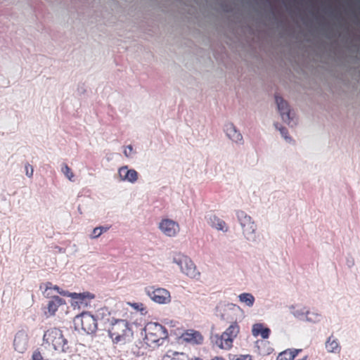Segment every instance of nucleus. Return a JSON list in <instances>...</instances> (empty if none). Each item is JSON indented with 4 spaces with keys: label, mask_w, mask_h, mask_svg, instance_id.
<instances>
[{
    "label": "nucleus",
    "mask_w": 360,
    "mask_h": 360,
    "mask_svg": "<svg viewBox=\"0 0 360 360\" xmlns=\"http://www.w3.org/2000/svg\"><path fill=\"white\" fill-rule=\"evenodd\" d=\"M325 349L329 354H338L341 352V345L336 338L330 336L325 342Z\"/></svg>",
    "instance_id": "nucleus-17"
},
{
    "label": "nucleus",
    "mask_w": 360,
    "mask_h": 360,
    "mask_svg": "<svg viewBox=\"0 0 360 360\" xmlns=\"http://www.w3.org/2000/svg\"><path fill=\"white\" fill-rule=\"evenodd\" d=\"M163 360H188V358L182 352H169L164 356Z\"/></svg>",
    "instance_id": "nucleus-23"
},
{
    "label": "nucleus",
    "mask_w": 360,
    "mask_h": 360,
    "mask_svg": "<svg viewBox=\"0 0 360 360\" xmlns=\"http://www.w3.org/2000/svg\"><path fill=\"white\" fill-rule=\"evenodd\" d=\"M150 300L159 305H167L171 302L170 292L165 288H153L150 292H147Z\"/></svg>",
    "instance_id": "nucleus-10"
},
{
    "label": "nucleus",
    "mask_w": 360,
    "mask_h": 360,
    "mask_svg": "<svg viewBox=\"0 0 360 360\" xmlns=\"http://www.w3.org/2000/svg\"><path fill=\"white\" fill-rule=\"evenodd\" d=\"M105 330L111 342L115 345H125L133 337L131 327L124 319H111L105 326Z\"/></svg>",
    "instance_id": "nucleus-1"
},
{
    "label": "nucleus",
    "mask_w": 360,
    "mask_h": 360,
    "mask_svg": "<svg viewBox=\"0 0 360 360\" xmlns=\"http://www.w3.org/2000/svg\"><path fill=\"white\" fill-rule=\"evenodd\" d=\"M275 100L281 120L289 127H295L298 124V118L295 113L281 97L276 96Z\"/></svg>",
    "instance_id": "nucleus-8"
},
{
    "label": "nucleus",
    "mask_w": 360,
    "mask_h": 360,
    "mask_svg": "<svg viewBox=\"0 0 360 360\" xmlns=\"http://www.w3.org/2000/svg\"><path fill=\"white\" fill-rule=\"evenodd\" d=\"M62 171H63V174L67 176V178L68 179L69 181H73V178H74L73 173L72 172L70 169L67 165H64L63 167Z\"/></svg>",
    "instance_id": "nucleus-29"
},
{
    "label": "nucleus",
    "mask_w": 360,
    "mask_h": 360,
    "mask_svg": "<svg viewBox=\"0 0 360 360\" xmlns=\"http://www.w3.org/2000/svg\"><path fill=\"white\" fill-rule=\"evenodd\" d=\"M157 227L160 233L167 238H176L181 232L179 223L167 217L161 218L158 222Z\"/></svg>",
    "instance_id": "nucleus-6"
},
{
    "label": "nucleus",
    "mask_w": 360,
    "mask_h": 360,
    "mask_svg": "<svg viewBox=\"0 0 360 360\" xmlns=\"http://www.w3.org/2000/svg\"><path fill=\"white\" fill-rule=\"evenodd\" d=\"M30 172L29 173L30 174H27L28 177H30L32 175V172H33V169L31 167H30Z\"/></svg>",
    "instance_id": "nucleus-34"
},
{
    "label": "nucleus",
    "mask_w": 360,
    "mask_h": 360,
    "mask_svg": "<svg viewBox=\"0 0 360 360\" xmlns=\"http://www.w3.org/2000/svg\"><path fill=\"white\" fill-rule=\"evenodd\" d=\"M233 360H252V356L249 354H240L237 356Z\"/></svg>",
    "instance_id": "nucleus-33"
},
{
    "label": "nucleus",
    "mask_w": 360,
    "mask_h": 360,
    "mask_svg": "<svg viewBox=\"0 0 360 360\" xmlns=\"http://www.w3.org/2000/svg\"><path fill=\"white\" fill-rule=\"evenodd\" d=\"M223 131L226 137L235 144H242L243 136L236 125L231 121H226L223 126Z\"/></svg>",
    "instance_id": "nucleus-11"
},
{
    "label": "nucleus",
    "mask_w": 360,
    "mask_h": 360,
    "mask_svg": "<svg viewBox=\"0 0 360 360\" xmlns=\"http://www.w3.org/2000/svg\"><path fill=\"white\" fill-rule=\"evenodd\" d=\"M179 272L185 277L191 280H198L201 277V273L198 270L194 262L189 257L181 268Z\"/></svg>",
    "instance_id": "nucleus-12"
},
{
    "label": "nucleus",
    "mask_w": 360,
    "mask_h": 360,
    "mask_svg": "<svg viewBox=\"0 0 360 360\" xmlns=\"http://www.w3.org/2000/svg\"><path fill=\"white\" fill-rule=\"evenodd\" d=\"M145 344L150 347L160 346L168 338L167 329L156 323H148L143 328Z\"/></svg>",
    "instance_id": "nucleus-3"
},
{
    "label": "nucleus",
    "mask_w": 360,
    "mask_h": 360,
    "mask_svg": "<svg viewBox=\"0 0 360 360\" xmlns=\"http://www.w3.org/2000/svg\"><path fill=\"white\" fill-rule=\"evenodd\" d=\"M236 217L239 226V232L243 239L249 244L259 241V234L256 222L251 216L244 211H238Z\"/></svg>",
    "instance_id": "nucleus-2"
},
{
    "label": "nucleus",
    "mask_w": 360,
    "mask_h": 360,
    "mask_svg": "<svg viewBox=\"0 0 360 360\" xmlns=\"http://www.w3.org/2000/svg\"><path fill=\"white\" fill-rule=\"evenodd\" d=\"M50 288L53 292H56L58 294L60 295L68 297V295L69 294V292L60 289L58 286L53 285L51 283H50Z\"/></svg>",
    "instance_id": "nucleus-28"
},
{
    "label": "nucleus",
    "mask_w": 360,
    "mask_h": 360,
    "mask_svg": "<svg viewBox=\"0 0 360 360\" xmlns=\"http://www.w3.org/2000/svg\"><path fill=\"white\" fill-rule=\"evenodd\" d=\"M133 309L137 310V311H143V305L141 303H130L129 304Z\"/></svg>",
    "instance_id": "nucleus-32"
},
{
    "label": "nucleus",
    "mask_w": 360,
    "mask_h": 360,
    "mask_svg": "<svg viewBox=\"0 0 360 360\" xmlns=\"http://www.w3.org/2000/svg\"><path fill=\"white\" fill-rule=\"evenodd\" d=\"M43 345L51 355H55L65 350L67 340L61 330L57 328H51L44 334Z\"/></svg>",
    "instance_id": "nucleus-4"
},
{
    "label": "nucleus",
    "mask_w": 360,
    "mask_h": 360,
    "mask_svg": "<svg viewBox=\"0 0 360 360\" xmlns=\"http://www.w3.org/2000/svg\"><path fill=\"white\" fill-rule=\"evenodd\" d=\"M240 302L243 303L248 307H252L254 305L255 297L250 292H243L238 296Z\"/></svg>",
    "instance_id": "nucleus-21"
},
{
    "label": "nucleus",
    "mask_w": 360,
    "mask_h": 360,
    "mask_svg": "<svg viewBox=\"0 0 360 360\" xmlns=\"http://www.w3.org/2000/svg\"><path fill=\"white\" fill-rule=\"evenodd\" d=\"M192 360H202L200 358H198V357H195Z\"/></svg>",
    "instance_id": "nucleus-36"
},
{
    "label": "nucleus",
    "mask_w": 360,
    "mask_h": 360,
    "mask_svg": "<svg viewBox=\"0 0 360 360\" xmlns=\"http://www.w3.org/2000/svg\"><path fill=\"white\" fill-rule=\"evenodd\" d=\"M189 257L181 252H174L171 257V262L172 264L178 266L179 271L184 266L186 262Z\"/></svg>",
    "instance_id": "nucleus-20"
},
{
    "label": "nucleus",
    "mask_w": 360,
    "mask_h": 360,
    "mask_svg": "<svg viewBox=\"0 0 360 360\" xmlns=\"http://www.w3.org/2000/svg\"><path fill=\"white\" fill-rule=\"evenodd\" d=\"M180 339L186 343L191 345H200L203 342L201 333L193 329L184 330L180 335Z\"/></svg>",
    "instance_id": "nucleus-14"
},
{
    "label": "nucleus",
    "mask_w": 360,
    "mask_h": 360,
    "mask_svg": "<svg viewBox=\"0 0 360 360\" xmlns=\"http://www.w3.org/2000/svg\"><path fill=\"white\" fill-rule=\"evenodd\" d=\"M290 314L297 319L303 318L305 315V310L304 308H295L294 307H290Z\"/></svg>",
    "instance_id": "nucleus-26"
},
{
    "label": "nucleus",
    "mask_w": 360,
    "mask_h": 360,
    "mask_svg": "<svg viewBox=\"0 0 360 360\" xmlns=\"http://www.w3.org/2000/svg\"><path fill=\"white\" fill-rule=\"evenodd\" d=\"M118 175L121 181L131 184H134L138 179L137 172L126 166L121 167L118 169Z\"/></svg>",
    "instance_id": "nucleus-16"
},
{
    "label": "nucleus",
    "mask_w": 360,
    "mask_h": 360,
    "mask_svg": "<svg viewBox=\"0 0 360 360\" xmlns=\"http://www.w3.org/2000/svg\"><path fill=\"white\" fill-rule=\"evenodd\" d=\"M212 360H224V359L221 357L215 356Z\"/></svg>",
    "instance_id": "nucleus-35"
},
{
    "label": "nucleus",
    "mask_w": 360,
    "mask_h": 360,
    "mask_svg": "<svg viewBox=\"0 0 360 360\" xmlns=\"http://www.w3.org/2000/svg\"><path fill=\"white\" fill-rule=\"evenodd\" d=\"M64 305H65L64 300L61 299L58 296L53 297V299H51L47 304L46 311L44 312V316L46 318L54 316L59 308Z\"/></svg>",
    "instance_id": "nucleus-15"
},
{
    "label": "nucleus",
    "mask_w": 360,
    "mask_h": 360,
    "mask_svg": "<svg viewBox=\"0 0 360 360\" xmlns=\"http://www.w3.org/2000/svg\"><path fill=\"white\" fill-rule=\"evenodd\" d=\"M32 360H47V359H44V357H43L42 354H41V352L38 350H36L33 352V354L32 355Z\"/></svg>",
    "instance_id": "nucleus-31"
},
{
    "label": "nucleus",
    "mask_w": 360,
    "mask_h": 360,
    "mask_svg": "<svg viewBox=\"0 0 360 360\" xmlns=\"http://www.w3.org/2000/svg\"><path fill=\"white\" fill-rule=\"evenodd\" d=\"M300 349H287L281 352L276 358V360H293L300 352Z\"/></svg>",
    "instance_id": "nucleus-22"
},
{
    "label": "nucleus",
    "mask_w": 360,
    "mask_h": 360,
    "mask_svg": "<svg viewBox=\"0 0 360 360\" xmlns=\"http://www.w3.org/2000/svg\"><path fill=\"white\" fill-rule=\"evenodd\" d=\"M28 347V335L24 330L18 331L14 336L13 348L19 354H23Z\"/></svg>",
    "instance_id": "nucleus-13"
},
{
    "label": "nucleus",
    "mask_w": 360,
    "mask_h": 360,
    "mask_svg": "<svg viewBox=\"0 0 360 360\" xmlns=\"http://www.w3.org/2000/svg\"><path fill=\"white\" fill-rule=\"evenodd\" d=\"M68 297L70 298V305L75 310L90 307L91 301L95 298L94 294L84 291L82 292H69Z\"/></svg>",
    "instance_id": "nucleus-9"
},
{
    "label": "nucleus",
    "mask_w": 360,
    "mask_h": 360,
    "mask_svg": "<svg viewBox=\"0 0 360 360\" xmlns=\"http://www.w3.org/2000/svg\"><path fill=\"white\" fill-rule=\"evenodd\" d=\"M29 173H30V171H27V172H26V174H27H27H30Z\"/></svg>",
    "instance_id": "nucleus-37"
},
{
    "label": "nucleus",
    "mask_w": 360,
    "mask_h": 360,
    "mask_svg": "<svg viewBox=\"0 0 360 360\" xmlns=\"http://www.w3.org/2000/svg\"><path fill=\"white\" fill-rule=\"evenodd\" d=\"M208 221L212 228L221 233H227L229 227L226 222L216 215H210Z\"/></svg>",
    "instance_id": "nucleus-18"
},
{
    "label": "nucleus",
    "mask_w": 360,
    "mask_h": 360,
    "mask_svg": "<svg viewBox=\"0 0 360 360\" xmlns=\"http://www.w3.org/2000/svg\"><path fill=\"white\" fill-rule=\"evenodd\" d=\"M270 330L264 327L262 323H255L252 327V334L254 337L260 335L263 339H267L269 336Z\"/></svg>",
    "instance_id": "nucleus-19"
},
{
    "label": "nucleus",
    "mask_w": 360,
    "mask_h": 360,
    "mask_svg": "<svg viewBox=\"0 0 360 360\" xmlns=\"http://www.w3.org/2000/svg\"><path fill=\"white\" fill-rule=\"evenodd\" d=\"M304 316L305 320L310 323H317L320 320V315L314 312L306 311Z\"/></svg>",
    "instance_id": "nucleus-25"
},
{
    "label": "nucleus",
    "mask_w": 360,
    "mask_h": 360,
    "mask_svg": "<svg viewBox=\"0 0 360 360\" xmlns=\"http://www.w3.org/2000/svg\"><path fill=\"white\" fill-rule=\"evenodd\" d=\"M103 232V227H96L93 231L90 236L91 238L95 239L98 238Z\"/></svg>",
    "instance_id": "nucleus-30"
},
{
    "label": "nucleus",
    "mask_w": 360,
    "mask_h": 360,
    "mask_svg": "<svg viewBox=\"0 0 360 360\" xmlns=\"http://www.w3.org/2000/svg\"><path fill=\"white\" fill-rule=\"evenodd\" d=\"M75 328L86 334H93L97 329V320L89 312H82L74 319Z\"/></svg>",
    "instance_id": "nucleus-7"
},
{
    "label": "nucleus",
    "mask_w": 360,
    "mask_h": 360,
    "mask_svg": "<svg viewBox=\"0 0 360 360\" xmlns=\"http://www.w3.org/2000/svg\"><path fill=\"white\" fill-rule=\"evenodd\" d=\"M275 127L279 131L281 136L284 139V140L287 143H292V139L289 136V134L288 133V131H287V129L285 128H284L283 127H278V124H275Z\"/></svg>",
    "instance_id": "nucleus-27"
},
{
    "label": "nucleus",
    "mask_w": 360,
    "mask_h": 360,
    "mask_svg": "<svg viewBox=\"0 0 360 360\" xmlns=\"http://www.w3.org/2000/svg\"><path fill=\"white\" fill-rule=\"evenodd\" d=\"M40 290L41 292L42 295L46 299H53V297H54L53 295V292L50 288V283H46L43 285L40 286Z\"/></svg>",
    "instance_id": "nucleus-24"
},
{
    "label": "nucleus",
    "mask_w": 360,
    "mask_h": 360,
    "mask_svg": "<svg viewBox=\"0 0 360 360\" xmlns=\"http://www.w3.org/2000/svg\"><path fill=\"white\" fill-rule=\"evenodd\" d=\"M238 333V325L236 322H233L220 336H214V342L220 349L229 350L231 348L233 341Z\"/></svg>",
    "instance_id": "nucleus-5"
}]
</instances>
